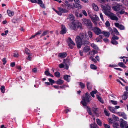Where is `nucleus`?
<instances>
[{
	"instance_id": "nucleus-1",
	"label": "nucleus",
	"mask_w": 128,
	"mask_h": 128,
	"mask_svg": "<svg viewBox=\"0 0 128 128\" xmlns=\"http://www.w3.org/2000/svg\"><path fill=\"white\" fill-rule=\"evenodd\" d=\"M89 38L86 33H81L79 36H76L75 39L77 47L78 48H80L82 45L87 46L90 44L88 40Z\"/></svg>"
},
{
	"instance_id": "nucleus-2",
	"label": "nucleus",
	"mask_w": 128,
	"mask_h": 128,
	"mask_svg": "<svg viewBox=\"0 0 128 128\" xmlns=\"http://www.w3.org/2000/svg\"><path fill=\"white\" fill-rule=\"evenodd\" d=\"M91 96L87 92L82 97L83 101L81 102L82 104L84 106H86L87 105V102H89L91 100Z\"/></svg>"
},
{
	"instance_id": "nucleus-3",
	"label": "nucleus",
	"mask_w": 128,
	"mask_h": 128,
	"mask_svg": "<svg viewBox=\"0 0 128 128\" xmlns=\"http://www.w3.org/2000/svg\"><path fill=\"white\" fill-rule=\"evenodd\" d=\"M101 7L102 9L103 12L106 16L111 12V7L108 4L105 5L102 4Z\"/></svg>"
},
{
	"instance_id": "nucleus-4",
	"label": "nucleus",
	"mask_w": 128,
	"mask_h": 128,
	"mask_svg": "<svg viewBox=\"0 0 128 128\" xmlns=\"http://www.w3.org/2000/svg\"><path fill=\"white\" fill-rule=\"evenodd\" d=\"M82 22L84 24L87 26L89 30H91L92 28V23L89 19L83 18L82 20Z\"/></svg>"
},
{
	"instance_id": "nucleus-5",
	"label": "nucleus",
	"mask_w": 128,
	"mask_h": 128,
	"mask_svg": "<svg viewBox=\"0 0 128 128\" xmlns=\"http://www.w3.org/2000/svg\"><path fill=\"white\" fill-rule=\"evenodd\" d=\"M122 5L120 4H118L116 6H112V8L115 11L117 12L120 10L122 8Z\"/></svg>"
},
{
	"instance_id": "nucleus-6",
	"label": "nucleus",
	"mask_w": 128,
	"mask_h": 128,
	"mask_svg": "<svg viewBox=\"0 0 128 128\" xmlns=\"http://www.w3.org/2000/svg\"><path fill=\"white\" fill-rule=\"evenodd\" d=\"M112 20H118V18L115 15V14L112 13L111 12L107 16Z\"/></svg>"
},
{
	"instance_id": "nucleus-7",
	"label": "nucleus",
	"mask_w": 128,
	"mask_h": 128,
	"mask_svg": "<svg viewBox=\"0 0 128 128\" xmlns=\"http://www.w3.org/2000/svg\"><path fill=\"white\" fill-rule=\"evenodd\" d=\"M91 30H92L95 34L97 35H98L102 33L101 30L96 27H94Z\"/></svg>"
},
{
	"instance_id": "nucleus-8",
	"label": "nucleus",
	"mask_w": 128,
	"mask_h": 128,
	"mask_svg": "<svg viewBox=\"0 0 128 128\" xmlns=\"http://www.w3.org/2000/svg\"><path fill=\"white\" fill-rule=\"evenodd\" d=\"M89 15L90 16V18L92 20H96L97 21H98L99 20V19L98 17L96 15H94V16L90 15L89 13L88 12Z\"/></svg>"
},
{
	"instance_id": "nucleus-9",
	"label": "nucleus",
	"mask_w": 128,
	"mask_h": 128,
	"mask_svg": "<svg viewBox=\"0 0 128 128\" xmlns=\"http://www.w3.org/2000/svg\"><path fill=\"white\" fill-rule=\"evenodd\" d=\"M61 29L62 30L60 32V34H63L66 33L67 32V30L64 25L63 24L62 25Z\"/></svg>"
},
{
	"instance_id": "nucleus-10",
	"label": "nucleus",
	"mask_w": 128,
	"mask_h": 128,
	"mask_svg": "<svg viewBox=\"0 0 128 128\" xmlns=\"http://www.w3.org/2000/svg\"><path fill=\"white\" fill-rule=\"evenodd\" d=\"M115 26L120 30H124V26L122 24H120L118 23H114Z\"/></svg>"
},
{
	"instance_id": "nucleus-11",
	"label": "nucleus",
	"mask_w": 128,
	"mask_h": 128,
	"mask_svg": "<svg viewBox=\"0 0 128 128\" xmlns=\"http://www.w3.org/2000/svg\"><path fill=\"white\" fill-rule=\"evenodd\" d=\"M118 114L120 116H122L124 119H127L126 116L124 112H118Z\"/></svg>"
},
{
	"instance_id": "nucleus-12",
	"label": "nucleus",
	"mask_w": 128,
	"mask_h": 128,
	"mask_svg": "<svg viewBox=\"0 0 128 128\" xmlns=\"http://www.w3.org/2000/svg\"><path fill=\"white\" fill-rule=\"evenodd\" d=\"M128 92H124L123 95L122 96V97L123 100H126L128 98Z\"/></svg>"
},
{
	"instance_id": "nucleus-13",
	"label": "nucleus",
	"mask_w": 128,
	"mask_h": 128,
	"mask_svg": "<svg viewBox=\"0 0 128 128\" xmlns=\"http://www.w3.org/2000/svg\"><path fill=\"white\" fill-rule=\"evenodd\" d=\"M67 56L66 53V52H64L62 53H60L58 54V56L60 58H64L66 57Z\"/></svg>"
},
{
	"instance_id": "nucleus-14",
	"label": "nucleus",
	"mask_w": 128,
	"mask_h": 128,
	"mask_svg": "<svg viewBox=\"0 0 128 128\" xmlns=\"http://www.w3.org/2000/svg\"><path fill=\"white\" fill-rule=\"evenodd\" d=\"M87 33L88 35V36L89 38L91 40L92 39H93V34L92 32L90 30H88V31Z\"/></svg>"
},
{
	"instance_id": "nucleus-15",
	"label": "nucleus",
	"mask_w": 128,
	"mask_h": 128,
	"mask_svg": "<svg viewBox=\"0 0 128 128\" xmlns=\"http://www.w3.org/2000/svg\"><path fill=\"white\" fill-rule=\"evenodd\" d=\"M120 120H122L120 123V127L122 128H124V126L126 125L127 122L125 121L123 122V119H121Z\"/></svg>"
},
{
	"instance_id": "nucleus-16",
	"label": "nucleus",
	"mask_w": 128,
	"mask_h": 128,
	"mask_svg": "<svg viewBox=\"0 0 128 128\" xmlns=\"http://www.w3.org/2000/svg\"><path fill=\"white\" fill-rule=\"evenodd\" d=\"M70 76L69 75H68L66 74L64 75L63 76V78L64 80H66L68 82H69L70 78H70Z\"/></svg>"
},
{
	"instance_id": "nucleus-17",
	"label": "nucleus",
	"mask_w": 128,
	"mask_h": 128,
	"mask_svg": "<svg viewBox=\"0 0 128 128\" xmlns=\"http://www.w3.org/2000/svg\"><path fill=\"white\" fill-rule=\"evenodd\" d=\"M92 6L94 10L96 11H98L99 10V8L98 6L95 4H92Z\"/></svg>"
},
{
	"instance_id": "nucleus-18",
	"label": "nucleus",
	"mask_w": 128,
	"mask_h": 128,
	"mask_svg": "<svg viewBox=\"0 0 128 128\" xmlns=\"http://www.w3.org/2000/svg\"><path fill=\"white\" fill-rule=\"evenodd\" d=\"M55 82L58 84L61 85L63 84L64 81L62 80L58 79Z\"/></svg>"
},
{
	"instance_id": "nucleus-19",
	"label": "nucleus",
	"mask_w": 128,
	"mask_h": 128,
	"mask_svg": "<svg viewBox=\"0 0 128 128\" xmlns=\"http://www.w3.org/2000/svg\"><path fill=\"white\" fill-rule=\"evenodd\" d=\"M102 34H104L106 38L109 37L110 35V32H107L103 31L102 32Z\"/></svg>"
},
{
	"instance_id": "nucleus-20",
	"label": "nucleus",
	"mask_w": 128,
	"mask_h": 128,
	"mask_svg": "<svg viewBox=\"0 0 128 128\" xmlns=\"http://www.w3.org/2000/svg\"><path fill=\"white\" fill-rule=\"evenodd\" d=\"M58 9L60 11H61L62 13H66L68 12V11L67 10L65 9H63L61 8H58Z\"/></svg>"
},
{
	"instance_id": "nucleus-21",
	"label": "nucleus",
	"mask_w": 128,
	"mask_h": 128,
	"mask_svg": "<svg viewBox=\"0 0 128 128\" xmlns=\"http://www.w3.org/2000/svg\"><path fill=\"white\" fill-rule=\"evenodd\" d=\"M79 3H75V5L74 4V3L73 4L76 8L79 9L82 8V6Z\"/></svg>"
},
{
	"instance_id": "nucleus-22",
	"label": "nucleus",
	"mask_w": 128,
	"mask_h": 128,
	"mask_svg": "<svg viewBox=\"0 0 128 128\" xmlns=\"http://www.w3.org/2000/svg\"><path fill=\"white\" fill-rule=\"evenodd\" d=\"M68 62V63H69V61L67 60H65V59L64 60V63L65 64V66H64V68L66 70H68V64H66V62Z\"/></svg>"
},
{
	"instance_id": "nucleus-23",
	"label": "nucleus",
	"mask_w": 128,
	"mask_h": 128,
	"mask_svg": "<svg viewBox=\"0 0 128 128\" xmlns=\"http://www.w3.org/2000/svg\"><path fill=\"white\" fill-rule=\"evenodd\" d=\"M84 47L83 49V51L85 52H88L90 50V47L88 46H86Z\"/></svg>"
},
{
	"instance_id": "nucleus-24",
	"label": "nucleus",
	"mask_w": 128,
	"mask_h": 128,
	"mask_svg": "<svg viewBox=\"0 0 128 128\" xmlns=\"http://www.w3.org/2000/svg\"><path fill=\"white\" fill-rule=\"evenodd\" d=\"M97 109L98 108H92V110L93 112L96 116H98V114L97 113Z\"/></svg>"
},
{
	"instance_id": "nucleus-25",
	"label": "nucleus",
	"mask_w": 128,
	"mask_h": 128,
	"mask_svg": "<svg viewBox=\"0 0 128 128\" xmlns=\"http://www.w3.org/2000/svg\"><path fill=\"white\" fill-rule=\"evenodd\" d=\"M8 15L10 16H13L14 14V12L13 11H11L10 10H8L7 11Z\"/></svg>"
},
{
	"instance_id": "nucleus-26",
	"label": "nucleus",
	"mask_w": 128,
	"mask_h": 128,
	"mask_svg": "<svg viewBox=\"0 0 128 128\" xmlns=\"http://www.w3.org/2000/svg\"><path fill=\"white\" fill-rule=\"evenodd\" d=\"M68 18V19H69L70 21H72V22L74 20V17L72 14H70L69 15Z\"/></svg>"
},
{
	"instance_id": "nucleus-27",
	"label": "nucleus",
	"mask_w": 128,
	"mask_h": 128,
	"mask_svg": "<svg viewBox=\"0 0 128 128\" xmlns=\"http://www.w3.org/2000/svg\"><path fill=\"white\" fill-rule=\"evenodd\" d=\"M86 86L88 89L89 90H90L92 88L90 83L89 82H87Z\"/></svg>"
},
{
	"instance_id": "nucleus-28",
	"label": "nucleus",
	"mask_w": 128,
	"mask_h": 128,
	"mask_svg": "<svg viewBox=\"0 0 128 128\" xmlns=\"http://www.w3.org/2000/svg\"><path fill=\"white\" fill-rule=\"evenodd\" d=\"M90 128H98V127L96 123L91 124H90Z\"/></svg>"
},
{
	"instance_id": "nucleus-29",
	"label": "nucleus",
	"mask_w": 128,
	"mask_h": 128,
	"mask_svg": "<svg viewBox=\"0 0 128 128\" xmlns=\"http://www.w3.org/2000/svg\"><path fill=\"white\" fill-rule=\"evenodd\" d=\"M98 100L102 104L104 103L103 100L102 99L101 97L98 95L96 96Z\"/></svg>"
},
{
	"instance_id": "nucleus-30",
	"label": "nucleus",
	"mask_w": 128,
	"mask_h": 128,
	"mask_svg": "<svg viewBox=\"0 0 128 128\" xmlns=\"http://www.w3.org/2000/svg\"><path fill=\"white\" fill-rule=\"evenodd\" d=\"M91 46L92 48L98 50V48L97 45L94 43L91 44Z\"/></svg>"
},
{
	"instance_id": "nucleus-31",
	"label": "nucleus",
	"mask_w": 128,
	"mask_h": 128,
	"mask_svg": "<svg viewBox=\"0 0 128 128\" xmlns=\"http://www.w3.org/2000/svg\"><path fill=\"white\" fill-rule=\"evenodd\" d=\"M109 110L111 112L113 113H115V109L113 107L109 106L108 107Z\"/></svg>"
},
{
	"instance_id": "nucleus-32",
	"label": "nucleus",
	"mask_w": 128,
	"mask_h": 128,
	"mask_svg": "<svg viewBox=\"0 0 128 128\" xmlns=\"http://www.w3.org/2000/svg\"><path fill=\"white\" fill-rule=\"evenodd\" d=\"M118 65L119 66L123 68H126V67L125 66L124 64L122 62H119Z\"/></svg>"
},
{
	"instance_id": "nucleus-33",
	"label": "nucleus",
	"mask_w": 128,
	"mask_h": 128,
	"mask_svg": "<svg viewBox=\"0 0 128 128\" xmlns=\"http://www.w3.org/2000/svg\"><path fill=\"white\" fill-rule=\"evenodd\" d=\"M79 85L80 86V88L82 89H84L85 87V84L81 82H78Z\"/></svg>"
},
{
	"instance_id": "nucleus-34",
	"label": "nucleus",
	"mask_w": 128,
	"mask_h": 128,
	"mask_svg": "<svg viewBox=\"0 0 128 128\" xmlns=\"http://www.w3.org/2000/svg\"><path fill=\"white\" fill-rule=\"evenodd\" d=\"M68 39L70 42L69 43H70V44H72L73 46H75V44L72 40L70 38H68Z\"/></svg>"
},
{
	"instance_id": "nucleus-35",
	"label": "nucleus",
	"mask_w": 128,
	"mask_h": 128,
	"mask_svg": "<svg viewBox=\"0 0 128 128\" xmlns=\"http://www.w3.org/2000/svg\"><path fill=\"white\" fill-rule=\"evenodd\" d=\"M87 110L88 113L90 115H92V112L91 110H90V108L88 106L87 107Z\"/></svg>"
},
{
	"instance_id": "nucleus-36",
	"label": "nucleus",
	"mask_w": 128,
	"mask_h": 128,
	"mask_svg": "<svg viewBox=\"0 0 128 128\" xmlns=\"http://www.w3.org/2000/svg\"><path fill=\"white\" fill-rule=\"evenodd\" d=\"M48 34V30H46L44 31L42 35L40 36V37H41L43 36L46 35Z\"/></svg>"
},
{
	"instance_id": "nucleus-37",
	"label": "nucleus",
	"mask_w": 128,
	"mask_h": 128,
	"mask_svg": "<svg viewBox=\"0 0 128 128\" xmlns=\"http://www.w3.org/2000/svg\"><path fill=\"white\" fill-rule=\"evenodd\" d=\"M96 121L97 124L99 126H101L102 125V123L101 121L99 119H96Z\"/></svg>"
},
{
	"instance_id": "nucleus-38",
	"label": "nucleus",
	"mask_w": 128,
	"mask_h": 128,
	"mask_svg": "<svg viewBox=\"0 0 128 128\" xmlns=\"http://www.w3.org/2000/svg\"><path fill=\"white\" fill-rule=\"evenodd\" d=\"M97 92V91H92L90 92L91 95L93 98L94 97V94H96Z\"/></svg>"
},
{
	"instance_id": "nucleus-39",
	"label": "nucleus",
	"mask_w": 128,
	"mask_h": 128,
	"mask_svg": "<svg viewBox=\"0 0 128 128\" xmlns=\"http://www.w3.org/2000/svg\"><path fill=\"white\" fill-rule=\"evenodd\" d=\"M54 74L55 76L58 78L60 77V74L59 72H57L54 73Z\"/></svg>"
},
{
	"instance_id": "nucleus-40",
	"label": "nucleus",
	"mask_w": 128,
	"mask_h": 128,
	"mask_svg": "<svg viewBox=\"0 0 128 128\" xmlns=\"http://www.w3.org/2000/svg\"><path fill=\"white\" fill-rule=\"evenodd\" d=\"M90 67L91 68L94 70H96L97 68L96 66L93 64H91Z\"/></svg>"
},
{
	"instance_id": "nucleus-41",
	"label": "nucleus",
	"mask_w": 128,
	"mask_h": 128,
	"mask_svg": "<svg viewBox=\"0 0 128 128\" xmlns=\"http://www.w3.org/2000/svg\"><path fill=\"white\" fill-rule=\"evenodd\" d=\"M114 31L115 33V34L118 35H119L120 34L117 29L116 28H113Z\"/></svg>"
},
{
	"instance_id": "nucleus-42",
	"label": "nucleus",
	"mask_w": 128,
	"mask_h": 128,
	"mask_svg": "<svg viewBox=\"0 0 128 128\" xmlns=\"http://www.w3.org/2000/svg\"><path fill=\"white\" fill-rule=\"evenodd\" d=\"M111 43L112 44L115 45H116L118 44V42L117 41L115 40L112 39V40Z\"/></svg>"
},
{
	"instance_id": "nucleus-43",
	"label": "nucleus",
	"mask_w": 128,
	"mask_h": 128,
	"mask_svg": "<svg viewBox=\"0 0 128 128\" xmlns=\"http://www.w3.org/2000/svg\"><path fill=\"white\" fill-rule=\"evenodd\" d=\"M2 92L4 93L5 92V87L4 86H2L0 88Z\"/></svg>"
},
{
	"instance_id": "nucleus-44",
	"label": "nucleus",
	"mask_w": 128,
	"mask_h": 128,
	"mask_svg": "<svg viewBox=\"0 0 128 128\" xmlns=\"http://www.w3.org/2000/svg\"><path fill=\"white\" fill-rule=\"evenodd\" d=\"M30 51L28 48H26L25 50V52L26 54L29 55L30 54Z\"/></svg>"
},
{
	"instance_id": "nucleus-45",
	"label": "nucleus",
	"mask_w": 128,
	"mask_h": 128,
	"mask_svg": "<svg viewBox=\"0 0 128 128\" xmlns=\"http://www.w3.org/2000/svg\"><path fill=\"white\" fill-rule=\"evenodd\" d=\"M112 40H118L119 39V37L115 35L113 36L112 37Z\"/></svg>"
},
{
	"instance_id": "nucleus-46",
	"label": "nucleus",
	"mask_w": 128,
	"mask_h": 128,
	"mask_svg": "<svg viewBox=\"0 0 128 128\" xmlns=\"http://www.w3.org/2000/svg\"><path fill=\"white\" fill-rule=\"evenodd\" d=\"M90 59L93 62L95 63H96L97 62V61L96 60L92 57H90Z\"/></svg>"
},
{
	"instance_id": "nucleus-47",
	"label": "nucleus",
	"mask_w": 128,
	"mask_h": 128,
	"mask_svg": "<svg viewBox=\"0 0 128 128\" xmlns=\"http://www.w3.org/2000/svg\"><path fill=\"white\" fill-rule=\"evenodd\" d=\"M49 81L50 82V84L51 85H52L53 84H54V80L52 79L51 78H49L48 79Z\"/></svg>"
},
{
	"instance_id": "nucleus-48",
	"label": "nucleus",
	"mask_w": 128,
	"mask_h": 128,
	"mask_svg": "<svg viewBox=\"0 0 128 128\" xmlns=\"http://www.w3.org/2000/svg\"><path fill=\"white\" fill-rule=\"evenodd\" d=\"M118 12L120 14H123L125 12L124 10V9H122L120 11Z\"/></svg>"
},
{
	"instance_id": "nucleus-49",
	"label": "nucleus",
	"mask_w": 128,
	"mask_h": 128,
	"mask_svg": "<svg viewBox=\"0 0 128 128\" xmlns=\"http://www.w3.org/2000/svg\"><path fill=\"white\" fill-rule=\"evenodd\" d=\"M104 112L106 116H109L110 114L108 112L105 110H104Z\"/></svg>"
},
{
	"instance_id": "nucleus-50",
	"label": "nucleus",
	"mask_w": 128,
	"mask_h": 128,
	"mask_svg": "<svg viewBox=\"0 0 128 128\" xmlns=\"http://www.w3.org/2000/svg\"><path fill=\"white\" fill-rule=\"evenodd\" d=\"M18 18L16 19H13L12 20V22L14 23H16L18 22Z\"/></svg>"
},
{
	"instance_id": "nucleus-51",
	"label": "nucleus",
	"mask_w": 128,
	"mask_h": 128,
	"mask_svg": "<svg viewBox=\"0 0 128 128\" xmlns=\"http://www.w3.org/2000/svg\"><path fill=\"white\" fill-rule=\"evenodd\" d=\"M111 102L112 104L115 105H116L118 104V102L116 101L111 100Z\"/></svg>"
},
{
	"instance_id": "nucleus-52",
	"label": "nucleus",
	"mask_w": 128,
	"mask_h": 128,
	"mask_svg": "<svg viewBox=\"0 0 128 128\" xmlns=\"http://www.w3.org/2000/svg\"><path fill=\"white\" fill-rule=\"evenodd\" d=\"M105 25L106 26V27H109L110 26V24L109 21H106L105 23Z\"/></svg>"
},
{
	"instance_id": "nucleus-53",
	"label": "nucleus",
	"mask_w": 128,
	"mask_h": 128,
	"mask_svg": "<svg viewBox=\"0 0 128 128\" xmlns=\"http://www.w3.org/2000/svg\"><path fill=\"white\" fill-rule=\"evenodd\" d=\"M100 16L101 19L103 21H104V19L102 13L101 12L100 13Z\"/></svg>"
},
{
	"instance_id": "nucleus-54",
	"label": "nucleus",
	"mask_w": 128,
	"mask_h": 128,
	"mask_svg": "<svg viewBox=\"0 0 128 128\" xmlns=\"http://www.w3.org/2000/svg\"><path fill=\"white\" fill-rule=\"evenodd\" d=\"M82 13L85 16H87V14L86 11L84 10H82Z\"/></svg>"
},
{
	"instance_id": "nucleus-55",
	"label": "nucleus",
	"mask_w": 128,
	"mask_h": 128,
	"mask_svg": "<svg viewBox=\"0 0 128 128\" xmlns=\"http://www.w3.org/2000/svg\"><path fill=\"white\" fill-rule=\"evenodd\" d=\"M104 127L105 128H110V126L107 124H104Z\"/></svg>"
},
{
	"instance_id": "nucleus-56",
	"label": "nucleus",
	"mask_w": 128,
	"mask_h": 128,
	"mask_svg": "<svg viewBox=\"0 0 128 128\" xmlns=\"http://www.w3.org/2000/svg\"><path fill=\"white\" fill-rule=\"evenodd\" d=\"M44 74L46 76H48L49 75L50 73L48 70H46Z\"/></svg>"
},
{
	"instance_id": "nucleus-57",
	"label": "nucleus",
	"mask_w": 128,
	"mask_h": 128,
	"mask_svg": "<svg viewBox=\"0 0 128 128\" xmlns=\"http://www.w3.org/2000/svg\"><path fill=\"white\" fill-rule=\"evenodd\" d=\"M2 61L3 62V64H5L6 62V58H4L2 60Z\"/></svg>"
},
{
	"instance_id": "nucleus-58",
	"label": "nucleus",
	"mask_w": 128,
	"mask_h": 128,
	"mask_svg": "<svg viewBox=\"0 0 128 128\" xmlns=\"http://www.w3.org/2000/svg\"><path fill=\"white\" fill-rule=\"evenodd\" d=\"M59 67L60 68H63L64 67V65L62 64H60L59 65Z\"/></svg>"
},
{
	"instance_id": "nucleus-59",
	"label": "nucleus",
	"mask_w": 128,
	"mask_h": 128,
	"mask_svg": "<svg viewBox=\"0 0 128 128\" xmlns=\"http://www.w3.org/2000/svg\"><path fill=\"white\" fill-rule=\"evenodd\" d=\"M92 54L93 55H94L96 54H97L98 52L97 51L94 50H92Z\"/></svg>"
},
{
	"instance_id": "nucleus-60",
	"label": "nucleus",
	"mask_w": 128,
	"mask_h": 128,
	"mask_svg": "<svg viewBox=\"0 0 128 128\" xmlns=\"http://www.w3.org/2000/svg\"><path fill=\"white\" fill-rule=\"evenodd\" d=\"M42 33V31L41 30H40L38 32H37L36 34L35 35H40Z\"/></svg>"
},
{
	"instance_id": "nucleus-61",
	"label": "nucleus",
	"mask_w": 128,
	"mask_h": 128,
	"mask_svg": "<svg viewBox=\"0 0 128 128\" xmlns=\"http://www.w3.org/2000/svg\"><path fill=\"white\" fill-rule=\"evenodd\" d=\"M32 55L31 54H29L28 56V57L26 58L27 60H31L32 58L30 56Z\"/></svg>"
},
{
	"instance_id": "nucleus-62",
	"label": "nucleus",
	"mask_w": 128,
	"mask_h": 128,
	"mask_svg": "<svg viewBox=\"0 0 128 128\" xmlns=\"http://www.w3.org/2000/svg\"><path fill=\"white\" fill-rule=\"evenodd\" d=\"M37 3L39 4H42V0H38Z\"/></svg>"
},
{
	"instance_id": "nucleus-63",
	"label": "nucleus",
	"mask_w": 128,
	"mask_h": 128,
	"mask_svg": "<svg viewBox=\"0 0 128 128\" xmlns=\"http://www.w3.org/2000/svg\"><path fill=\"white\" fill-rule=\"evenodd\" d=\"M68 46H69L70 48L72 49L73 48H74V46H73L72 44H70V43H68Z\"/></svg>"
},
{
	"instance_id": "nucleus-64",
	"label": "nucleus",
	"mask_w": 128,
	"mask_h": 128,
	"mask_svg": "<svg viewBox=\"0 0 128 128\" xmlns=\"http://www.w3.org/2000/svg\"><path fill=\"white\" fill-rule=\"evenodd\" d=\"M103 40L106 42H108V40L107 38H104L103 39Z\"/></svg>"
}]
</instances>
